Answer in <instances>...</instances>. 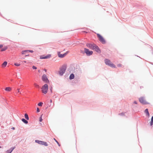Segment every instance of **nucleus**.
I'll return each instance as SVG.
<instances>
[{"instance_id": "obj_1", "label": "nucleus", "mask_w": 153, "mask_h": 153, "mask_svg": "<svg viewBox=\"0 0 153 153\" xmlns=\"http://www.w3.org/2000/svg\"><path fill=\"white\" fill-rule=\"evenodd\" d=\"M67 66V64H64L59 68V74L60 75L62 76L63 75L66 70Z\"/></svg>"}, {"instance_id": "obj_2", "label": "nucleus", "mask_w": 153, "mask_h": 153, "mask_svg": "<svg viewBox=\"0 0 153 153\" xmlns=\"http://www.w3.org/2000/svg\"><path fill=\"white\" fill-rule=\"evenodd\" d=\"M104 62L105 64L111 67L116 68V67L115 65L112 63L110 60L108 59H104Z\"/></svg>"}, {"instance_id": "obj_3", "label": "nucleus", "mask_w": 153, "mask_h": 153, "mask_svg": "<svg viewBox=\"0 0 153 153\" xmlns=\"http://www.w3.org/2000/svg\"><path fill=\"white\" fill-rule=\"evenodd\" d=\"M97 35L100 41L103 44H105L106 41L103 37L99 33H97Z\"/></svg>"}, {"instance_id": "obj_4", "label": "nucleus", "mask_w": 153, "mask_h": 153, "mask_svg": "<svg viewBox=\"0 0 153 153\" xmlns=\"http://www.w3.org/2000/svg\"><path fill=\"white\" fill-rule=\"evenodd\" d=\"M48 86L47 84H45L42 86L41 89L42 92L45 94H46L48 92Z\"/></svg>"}, {"instance_id": "obj_5", "label": "nucleus", "mask_w": 153, "mask_h": 153, "mask_svg": "<svg viewBox=\"0 0 153 153\" xmlns=\"http://www.w3.org/2000/svg\"><path fill=\"white\" fill-rule=\"evenodd\" d=\"M84 53H85L87 56H90L92 55L93 53V51H90L89 49L85 48H84Z\"/></svg>"}, {"instance_id": "obj_6", "label": "nucleus", "mask_w": 153, "mask_h": 153, "mask_svg": "<svg viewBox=\"0 0 153 153\" xmlns=\"http://www.w3.org/2000/svg\"><path fill=\"white\" fill-rule=\"evenodd\" d=\"M42 79L43 81L46 83H49V81L45 74H43L42 76Z\"/></svg>"}, {"instance_id": "obj_7", "label": "nucleus", "mask_w": 153, "mask_h": 153, "mask_svg": "<svg viewBox=\"0 0 153 153\" xmlns=\"http://www.w3.org/2000/svg\"><path fill=\"white\" fill-rule=\"evenodd\" d=\"M139 102L143 105L149 104L150 103L144 100V98L143 97H141L139 99Z\"/></svg>"}, {"instance_id": "obj_8", "label": "nucleus", "mask_w": 153, "mask_h": 153, "mask_svg": "<svg viewBox=\"0 0 153 153\" xmlns=\"http://www.w3.org/2000/svg\"><path fill=\"white\" fill-rule=\"evenodd\" d=\"M96 45L94 43H93V44H92L90 43H87L86 44V45L87 47L93 50H94V47H95V45Z\"/></svg>"}, {"instance_id": "obj_9", "label": "nucleus", "mask_w": 153, "mask_h": 153, "mask_svg": "<svg viewBox=\"0 0 153 153\" xmlns=\"http://www.w3.org/2000/svg\"><path fill=\"white\" fill-rule=\"evenodd\" d=\"M69 52V51H68L62 54L60 53V52H58V57L60 58H63Z\"/></svg>"}, {"instance_id": "obj_10", "label": "nucleus", "mask_w": 153, "mask_h": 153, "mask_svg": "<svg viewBox=\"0 0 153 153\" xmlns=\"http://www.w3.org/2000/svg\"><path fill=\"white\" fill-rule=\"evenodd\" d=\"M94 50H95L96 52L98 53H100L101 52V50L98 46L96 45L94 48Z\"/></svg>"}, {"instance_id": "obj_11", "label": "nucleus", "mask_w": 153, "mask_h": 153, "mask_svg": "<svg viewBox=\"0 0 153 153\" xmlns=\"http://www.w3.org/2000/svg\"><path fill=\"white\" fill-rule=\"evenodd\" d=\"M16 148L15 146L11 147L10 149L7 150L6 151V153H11L13 150Z\"/></svg>"}, {"instance_id": "obj_12", "label": "nucleus", "mask_w": 153, "mask_h": 153, "mask_svg": "<svg viewBox=\"0 0 153 153\" xmlns=\"http://www.w3.org/2000/svg\"><path fill=\"white\" fill-rule=\"evenodd\" d=\"M144 113H145L146 114V116L149 117L150 116V114L149 112V110L148 108H146L144 111Z\"/></svg>"}, {"instance_id": "obj_13", "label": "nucleus", "mask_w": 153, "mask_h": 153, "mask_svg": "<svg viewBox=\"0 0 153 153\" xmlns=\"http://www.w3.org/2000/svg\"><path fill=\"white\" fill-rule=\"evenodd\" d=\"M74 75L73 73H71L70 75L69 79L70 80H71L73 79L74 78Z\"/></svg>"}, {"instance_id": "obj_14", "label": "nucleus", "mask_w": 153, "mask_h": 153, "mask_svg": "<svg viewBox=\"0 0 153 153\" xmlns=\"http://www.w3.org/2000/svg\"><path fill=\"white\" fill-rule=\"evenodd\" d=\"M35 143H37L39 145H42V141L36 140H35Z\"/></svg>"}, {"instance_id": "obj_15", "label": "nucleus", "mask_w": 153, "mask_h": 153, "mask_svg": "<svg viewBox=\"0 0 153 153\" xmlns=\"http://www.w3.org/2000/svg\"><path fill=\"white\" fill-rule=\"evenodd\" d=\"M22 121L25 124H27L28 123V122L27 121V120H26V119L25 118H22L21 119Z\"/></svg>"}, {"instance_id": "obj_16", "label": "nucleus", "mask_w": 153, "mask_h": 153, "mask_svg": "<svg viewBox=\"0 0 153 153\" xmlns=\"http://www.w3.org/2000/svg\"><path fill=\"white\" fill-rule=\"evenodd\" d=\"M8 48V47L7 46H4V47L2 48L1 50V51H5Z\"/></svg>"}, {"instance_id": "obj_17", "label": "nucleus", "mask_w": 153, "mask_h": 153, "mask_svg": "<svg viewBox=\"0 0 153 153\" xmlns=\"http://www.w3.org/2000/svg\"><path fill=\"white\" fill-rule=\"evenodd\" d=\"M5 90L6 91H11V88L10 87H7L5 88Z\"/></svg>"}, {"instance_id": "obj_18", "label": "nucleus", "mask_w": 153, "mask_h": 153, "mask_svg": "<svg viewBox=\"0 0 153 153\" xmlns=\"http://www.w3.org/2000/svg\"><path fill=\"white\" fill-rule=\"evenodd\" d=\"M150 125L151 126H152L153 125V115L152 116L151 118V121L150 122Z\"/></svg>"}, {"instance_id": "obj_19", "label": "nucleus", "mask_w": 153, "mask_h": 153, "mask_svg": "<svg viewBox=\"0 0 153 153\" xmlns=\"http://www.w3.org/2000/svg\"><path fill=\"white\" fill-rule=\"evenodd\" d=\"M42 145H44L45 146H48V143L44 141H42Z\"/></svg>"}, {"instance_id": "obj_20", "label": "nucleus", "mask_w": 153, "mask_h": 153, "mask_svg": "<svg viewBox=\"0 0 153 153\" xmlns=\"http://www.w3.org/2000/svg\"><path fill=\"white\" fill-rule=\"evenodd\" d=\"M7 61H4V62L2 64V66L3 67H6L7 64Z\"/></svg>"}, {"instance_id": "obj_21", "label": "nucleus", "mask_w": 153, "mask_h": 153, "mask_svg": "<svg viewBox=\"0 0 153 153\" xmlns=\"http://www.w3.org/2000/svg\"><path fill=\"white\" fill-rule=\"evenodd\" d=\"M25 117L26 120H29V117L28 114L27 113H25Z\"/></svg>"}, {"instance_id": "obj_22", "label": "nucleus", "mask_w": 153, "mask_h": 153, "mask_svg": "<svg viewBox=\"0 0 153 153\" xmlns=\"http://www.w3.org/2000/svg\"><path fill=\"white\" fill-rule=\"evenodd\" d=\"M45 59L50 58L51 56V55L50 54H47L46 56H45Z\"/></svg>"}, {"instance_id": "obj_23", "label": "nucleus", "mask_w": 153, "mask_h": 153, "mask_svg": "<svg viewBox=\"0 0 153 153\" xmlns=\"http://www.w3.org/2000/svg\"><path fill=\"white\" fill-rule=\"evenodd\" d=\"M27 52H28L27 50L22 51V54H25Z\"/></svg>"}, {"instance_id": "obj_24", "label": "nucleus", "mask_w": 153, "mask_h": 153, "mask_svg": "<svg viewBox=\"0 0 153 153\" xmlns=\"http://www.w3.org/2000/svg\"><path fill=\"white\" fill-rule=\"evenodd\" d=\"M40 59H45V56L44 55H41L40 56Z\"/></svg>"}, {"instance_id": "obj_25", "label": "nucleus", "mask_w": 153, "mask_h": 153, "mask_svg": "<svg viewBox=\"0 0 153 153\" xmlns=\"http://www.w3.org/2000/svg\"><path fill=\"white\" fill-rule=\"evenodd\" d=\"M43 103L42 102H39L38 104V105L39 106H42V105H43Z\"/></svg>"}, {"instance_id": "obj_26", "label": "nucleus", "mask_w": 153, "mask_h": 153, "mask_svg": "<svg viewBox=\"0 0 153 153\" xmlns=\"http://www.w3.org/2000/svg\"><path fill=\"white\" fill-rule=\"evenodd\" d=\"M125 113L124 112H122L120 113L118 115L121 116H125Z\"/></svg>"}, {"instance_id": "obj_27", "label": "nucleus", "mask_w": 153, "mask_h": 153, "mask_svg": "<svg viewBox=\"0 0 153 153\" xmlns=\"http://www.w3.org/2000/svg\"><path fill=\"white\" fill-rule=\"evenodd\" d=\"M54 139L55 140V142L57 143V144H58V146H61V145L59 143V142L56 139H55V138H54Z\"/></svg>"}, {"instance_id": "obj_28", "label": "nucleus", "mask_w": 153, "mask_h": 153, "mask_svg": "<svg viewBox=\"0 0 153 153\" xmlns=\"http://www.w3.org/2000/svg\"><path fill=\"white\" fill-rule=\"evenodd\" d=\"M42 115L41 116L39 117V121L41 122L42 120Z\"/></svg>"}, {"instance_id": "obj_29", "label": "nucleus", "mask_w": 153, "mask_h": 153, "mask_svg": "<svg viewBox=\"0 0 153 153\" xmlns=\"http://www.w3.org/2000/svg\"><path fill=\"white\" fill-rule=\"evenodd\" d=\"M15 65L17 66H19L20 65V64L19 63H14Z\"/></svg>"}, {"instance_id": "obj_30", "label": "nucleus", "mask_w": 153, "mask_h": 153, "mask_svg": "<svg viewBox=\"0 0 153 153\" xmlns=\"http://www.w3.org/2000/svg\"><path fill=\"white\" fill-rule=\"evenodd\" d=\"M32 68L33 69H36L37 68V67L34 65H33Z\"/></svg>"}, {"instance_id": "obj_31", "label": "nucleus", "mask_w": 153, "mask_h": 153, "mask_svg": "<svg viewBox=\"0 0 153 153\" xmlns=\"http://www.w3.org/2000/svg\"><path fill=\"white\" fill-rule=\"evenodd\" d=\"M80 51V53H81L82 54H84L85 53L84 52V51H83V50H81Z\"/></svg>"}, {"instance_id": "obj_32", "label": "nucleus", "mask_w": 153, "mask_h": 153, "mask_svg": "<svg viewBox=\"0 0 153 153\" xmlns=\"http://www.w3.org/2000/svg\"><path fill=\"white\" fill-rule=\"evenodd\" d=\"M52 89L53 88L52 86H51V87H50V90L51 93H52Z\"/></svg>"}, {"instance_id": "obj_33", "label": "nucleus", "mask_w": 153, "mask_h": 153, "mask_svg": "<svg viewBox=\"0 0 153 153\" xmlns=\"http://www.w3.org/2000/svg\"><path fill=\"white\" fill-rule=\"evenodd\" d=\"M27 52H30L31 53H33V51L32 50H27Z\"/></svg>"}, {"instance_id": "obj_34", "label": "nucleus", "mask_w": 153, "mask_h": 153, "mask_svg": "<svg viewBox=\"0 0 153 153\" xmlns=\"http://www.w3.org/2000/svg\"><path fill=\"white\" fill-rule=\"evenodd\" d=\"M40 109L38 108H37L36 109V112L37 113H39L40 112Z\"/></svg>"}, {"instance_id": "obj_35", "label": "nucleus", "mask_w": 153, "mask_h": 153, "mask_svg": "<svg viewBox=\"0 0 153 153\" xmlns=\"http://www.w3.org/2000/svg\"><path fill=\"white\" fill-rule=\"evenodd\" d=\"M122 65L121 64H118L117 65V66L118 67H121Z\"/></svg>"}, {"instance_id": "obj_36", "label": "nucleus", "mask_w": 153, "mask_h": 153, "mask_svg": "<svg viewBox=\"0 0 153 153\" xmlns=\"http://www.w3.org/2000/svg\"><path fill=\"white\" fill-rule=\"evenodd\" d=\"M16 92H17V93H20L19 89V88H18V89H17V90H16Z\"/></svg>"}, {"instance_id": "obj_37", "label": "nucleus", "mask_w": 153, "mask_h": 153, "mask_svg": "<svg viewBox=\"0 0 153 153\" xmlns=\"http://www.w3.org/2000/svg\"><path fill=\"white\" fill-rule=\"evenodd\" d=\"M134 103L135 104H137V101H134Z\"/></svg>"}, {"instance_id": "obj_38", "label": "nucleus", "mask_w": 153, "mask_h": 153, "mask_svg": "<svg viewBox=\"0 0 153 153\" xmlns=\"http://www.w3.org/2000/svg\"><path fill=\"white\" fill-rule=\"evenodd\" d=\"M3 47V45L2 44H0V48H1Z\"/></svg>"}, {"instance_id": "obj_39", "label": "nucleus", "mask_w": 153, "mask_h": 153, "mask_svg": "<svg viewBox=\"0 0 153 153\" xmlns=\"http://www.w3.org/2000/svg\"><path fill=\"white\" fill-rule=\"evenodd\" d=\"M11 129H12V130H14V129H15V127H12V128H11Z\"/></svg>"}, {"instance_id": "obj_40", "label": "nucleus", "mask_w": 153, "mask_h": 153, "mask_svg": "<svg viewBox=\"0 0 153 153\" xmlns=\"http://www.w3.org/2000/svg\"><path fill=\"white\" fill-rule=\"evenodd\" d=\"M52 102V100L51 99L50 100V105H51V103Z\"/></svg>"}, {"instance_id": "obj_41", "label": "nucleus", "mask_w": 153, "mask_h": 153, "mask_svg": "<svg viewBox=\"0 0 153 153\" xmlns=\"http://www.w3.org/2000/svg\"><path fill=\"white\" fill-rule=\"evenodd\" d=\"M36 87L38 88H39V86L38 85H36Z\"/></svg>"}, {"instance_id": "obj_42", "label": "nucleus", "mask_w": 153, "mask_h": 153, "mask_svg": "<svg viewBox=\"0 0 153 153\" xmlns=\"http://www.w3.org/2000/svg\"><path fill=\"white\" fill-rule=\"evenodd\" d=\"M44 71H45L46 72V71H47V70H46V69H44Z\"/></svg>"}, {"instance_id": "obj_43", "label": "nucleus", "mask_w": 153, "mask_h": 153, "mask_svg": "<svg viewBox=\"0 0 153 153\" xmlns=\"http://www.w3.org/2000/svg\"><path fill=\"white\" fill-rule=\"evenodd\" d=\"M29 56V55L28 54V55H25V56Z\"/></svg>"}, {"instance_id": "obj_44", "label": "nucleus", "mask_w": 153, "mask_h": 153, "mask_svg": "<svg viewBox=\"0 0 153 153\" xmlns=\"http://www.w3.org/2000/svg\"><path fill=\"white\" fill-rule=\"evenodd\" d=\"M40 72V70H38V72Z\"/></svg>"}, {"instance_id": "obj_45", "label": "nucleus", "mask_w": 153, "mask_h": 153, "mask_svg": "<svg viewBox=\"0 0 153 153\" xmlns=\"http://www.w3.org/2000/svg\"><path fill=\"white\" fill-rule=\"evenodd\" d=\"M2 147L0 146V148H1Z\"/></svg>"}, {"instance_id": "obj_46", "label": "nucleus", "mask_w": 153, "mask_h": 153, "mask_svg": "<svg viewBox=\"0 0 153 153\" xmlns=\"http://www.w3.org/2000/svg\"><path fill=\"white\" fill-rule=\"evenodd\" d=\"M85 32L86 33H87V32H86V31H85Z\"/></svg>"}, {"instance_id": "obj_47", "label": "nucleus", "mask_w": 153, "mask_h": 153, "mask_svg": "<svg viewBox=\"0 0 153 153\" xmlns=\"http://www.w3.org/2000/svg\"><path fill=\"white\" fill-rule=\"evenodd\" d=\"M137 56V57H140L139 56Z\"/></svg>"}, {"instance_id": "obj_48", "label": "nucleus", "mask_w": 153, "mask_h": 153, "mask_svg": "<svg viewBox=\"0 0 153 153\" xmlns=\"http://www.w3.org/2000/svg\"><path fill=\"white\" fill-rule=\"evenodd\" d=\"M151 48H152V47L151 46H150Z\"/></svg>"}]
</instances>
